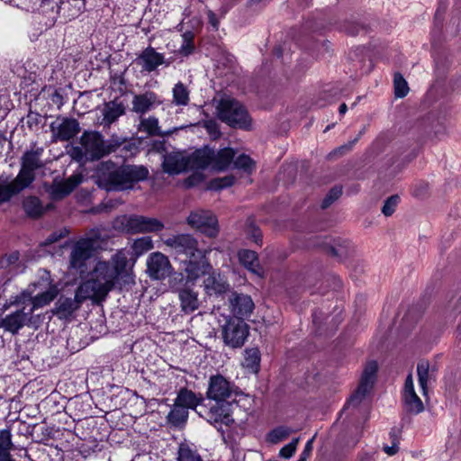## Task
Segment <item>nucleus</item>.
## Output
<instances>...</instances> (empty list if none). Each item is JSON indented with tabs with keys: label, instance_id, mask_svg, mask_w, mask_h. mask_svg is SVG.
I'll return each instance as SVG.
<instances>
[{
	"label": "nucleus",
	"instance_id": "1",
	"mask_svg": "<svg viewBox=\"0 0 461 461\" xmlns=\"http://www.w3.org/2000/svg\"><path fill=\"white\" fill-rule=\"evenodd\" d=\"M128 256L125 249H119L111 257L110 261L98 260L90 272V278L79 285L82 297H91L95 303L104 302L114 288L119 277L126 276L129 283L134 280L127 272Z\"/></svg>",
	"mask_w": 461,
	"mask_h": 461
},
{
	"label": "nucleus",
	"instance_id": "2",
	"mask_svg": "<svg viewBox=\"0 0 461 461\" xmlns=\"http://www.w3.org/2000/svg\"><path fill=\"white\" fill-rule=\"evenodd\" d=\"M80 146L73 147L71 156L77 161L86 158L90 161L99 160L112 153L116 152L121 147L125 150H131V144L126 139L117 135H112L104 140L102 133L96 131H85L79 138Z\"/></svg>",
	"mask_w": 461,
	"mask_h": 461
},
{
	"label": "nucleus",
	"instance_id": "3",
	"mask_svg": "<svg viewBox=\"0 0 461 461\" xmlns=\"http://www.w3.org/2000/svg\"><path fill=\"white\" fill-rule=\"evenodd\" d=\"M148 176L149 170L144 166L122 165L100 176V185L107 191H125Z\"/></svg>",
	"mask_w": 461,
	"mask_h": 461
},
{
	"label": "nucleus",
	"instance_id": "4",
	"mask_svg": "<svg viewBox=\"0 0 461 461\" xmlns=\"http://www.w3.org/2000/svg\"><path fill=\"white\" fill-rule=\"evenodd\" d=\"M216 114L223 122L232 128L249 130L251 119L244 105L235 98L223 96L217 101Z\"/></svg>",
	"mask_w": 461,
	"mask_h": 461
},
{
	"label": "nucleus",
	"instance_id": "5",
	"mask_svg": "<svg viewBox=\"0 0 461 461\" xmlns=\"http://www.w3.org/2000/svg\"><path fill=\"white\" fill-rule=\"evenodd\" d=\"M113 228L127 234L159 232L164 230V223L153 217L137 214H123L113 221Z\"/></svg>",
	"mask_w": 461,
	"mask_h": 461
},
{
	"label": "nucleus",
	"instance_id": "6",
	"mask_svg": "<svg viewBox=\"0 0 461 461\" xmlns=\"http://www.w3.org/2000/svg\"><path fill=\"white\" fill-rule=\"evenodd\" d=\"M92 233L93 236L77 240L70 253V267L76 269L81 275L86 271V261L92 257L97 240H103L101 231L99 232L98 230H93Z\"/></svg>",
	"mask_w": 461,
	"mask_h": 461
},
{
	"label": "nucleus",
	"instance_id": "7",
	"mask_svg": "<svg viewBox=\"0 0 461 461\" xmlns=\"http://www.w3.org/2000/svg\"><path fill=\"white\" fill-rule=\"evenodd\" d=\"M183 273H176L169 280V287L173 293L177 294L180 302L181 312L191 314L200 307L198 292L193 289L192 285L182 283Z\"/></svg>",
	"mask_w": 461,
	"mask_h": 461
},
{
	"label": "nucleus",
	"instance_id": "8",
	"mask_svg": "<svg viewBox=\"0 0 461 461\" xmlns=\"http://www.w3.org/2000/svg\"><path fill=\"white\" fill-rule=\"evenodd\" d=\"M378 371L377 362L368 361L362 372L359 384L354 393L350 396L345 408L357 407L372 390Z\"/></svg>",
	"mask_w": 461,
	"mask_h": 461
},
{
	"label": "nucleus",
	"instance_id": "9",
	"mask_svg": "<svg viewBox=\"0 0 461 461\" xmlns=\"http://www.w3.org/2000/svg\"><path fill=\"white\" fill-rule=\"evenodd\" d=\"M36 147V143H32V149L26 150L21 158V168L17 175L19 180H23L30 186L35 180V170L41 168L44 164L41 159L43 153V148Z\"/></svg>",
	"mask_w": 461,
	"mask_h": 461
},
{
	"label": "nucleus",
	"instance_id": "10",
	"mask_svg": "<svg viewBox=\"0 0 461 461\" xmlns=\"http://www.w3.org/2000/svg\"><path fill=\"white\" fill-rule=\"evenodd\" d=\"M249 325L240 319H230L222 327L223 341L232 348L242 347L249 336Z\"/></svg>",
	"mask_w": 461,
	"mask_h": 461
},
{
	"label": "nucleus",
	"instance_id": "11",
	"mask_svg": "<svg viewBox=\"0 0 461 461\" xmlns=\"http://www.w3.org/2000/svg\"><path fill=\"white\" fill-rule=\"evenodd\" d=\"M164 244L174 249L177 254H185L188 258L192 257H203V251L198 247V240L191 234H177L167 238Z\"/></svg>",
	"mask_w": 461,
	"mask_h": 461
},
{
	"label": "nucleus",
	"instance_id": "12",
	"mask_svg": "<svg viewBox=\"0 0 461 461\" xmlns=\"http://www.w3.org/2000/svg\"><path fill=\"white\" fill-rule=\"evenodd\" d=\"M187 223L210 238L219 234V225L216 216L210 211L196 210L187 217Z\"/></svg>",
	"mask_w": 461,
	"mask_h": 461
},
{
	"label": "nucleus",
	"instance_id": "13",
	"mask_svg": "<svg viewBox=\"0 0 461 461\" xmlns=\"http://www.w3.org/2000/svg\"><path fill=\"white\" fill-rule=\"evenodd\" d=\"M207 250L203 251V257H192L184 261V270L182 283L194 285L196 281L203 276L209 274L212 267L207 259Z\"/></svg>",
	"mask_w": 461,
	"mask_h": 461
},
{
	"label": "nucleus",
	"instance_id": "14",
	"mask_svg": "<svg viewBox=\"0 0 461 461\" xmlns=\"http://www.w3.org/2000/svg\"><path fill=\"white\" fill-rule=\"evenodd\" d=\"M230 407L231 404L228 402H215L209 408H205L203 412L201 411L200 415L215 428L221 429L222 425L230 426L234 423Z\"/></svg>",
	"mask_w": 461,
	"mask_h": 461
},
{
	"label": "nucleus",
	"instance_id": "15",
	"mask_svg": "<svg viewBox=\"0 0 461 461\" xmlns=\"http://www.w3.org/2000/svg\"><path fill=\"white\" fill-rule=\"evenodd\" d=\"M174 268L169 258L161 252L151 253L147 259L146 273L153 280H164L169 276Z\"/></svg>",
	"mask_w": 461,
	"mask_h": 461
},
{
	"label": "nucleus",
	"instance_id": "16",
	"mask_svg": "<svg viewBox=\"0 0 461 461\" xmlns=\"http://www.w3.org/2000/svg\"><path fill=\"white\" fill-rule=\"evenodd\" d=\"M236 386L222 375H212L209 379L206 396L214 402H227L235 393Z\"/></svg>",
	"mask_w": 461,
	"mask_h": 461
},
{
	"label": "nucleus",
	"instance_id": "17",
	"mask_svg": "<svg viewBox=\"0 0 461 461\" xmlns=\"http://www.w3.org/2000/svg\"><path fill=\"white\" fill-rule=\"evenodd\" d=\"M54 140L68 141L73 139L79 131L77 120L68 117H58L50 125Z\"/></svg>",
	"mask_w": 461,
	"mask_h": 461
},
{
	"label": "nucleus",
	"instance_id": "18",
	"mask_svg": "<svg viewBox=\"0 0 461 461\" xmlns=\"http://www.w3.org/2000/svg\"><path fill=\"white\" fill-rule=\"evenodd\" d=\"M82 294H79V286L76 290L74 298L61 295L56 302L52 313L59 319L69 318L81 307L83 302L88 299L91 300V297H82Z\"/></svg>",
	"mask_w": 461,
	"mask_h": 461
},
{
	"label": "nucleus",
	"instance_id": "19",
	"mask_svg": "<svg viewBox=\"0 0 461 461\" xmlns=\"http://www.w3.org/2000/svg\"><path fill=\"white\" fill-rule=\"evenodd\" d=\"M402 402L404 409L410 413L419 414L424 411L423 402L414 390V384L411 374H409L405 379L402 393Z\"/></svg>",
	"mask_w": 461,
	"mask_h": 461
},
{
	"label": "nucleus",
	"instance_id": "20",
	"mask_svg": "<svg viewBox=\"0 0 461 461\" xmlns=\"http://www.w3.org/2000/svg\"><path fill=\"white\" fill-rule=\"evenodd\" d=\"M438 366L427 359H420L417 364V375L419 384L424 396L428 395L429 387L436 382Z\"/></svg>",
	"mask_w": 461,
	"mask_h": 461
},
{
	"label": "nucleus",
	"instance_id": "21",
	"mask_svg": "<svg viewBox=\"0 0 461 461\" xmlns=\"http://www.w3.org/2000/svg\"><path fill=\"white\" fill-rule=\"evenodd\" d=\"M162 104L158 95L152 91H146L142 94H136L131 101V112L142 117L156 106Z\"/></svg>",
	"mask_w": 461,
	"mask_h": 461
},
{
	"label": "nucleus",
	"instance_id": "22",
	"mask_svg": "<svg viewBox=\"0 0 461 461\" xmlns=\"http://www.w3.org/2000/svg\"><path fill=\"white\" fill-rule=\"evenodd\" d=\"M32 318V312H25V307L21 308L14 312L6 315L1 320L0 324L5 330L12 334H17L19 330L31 322Z\"/></svg>",
	"mask_w": 461,
	"mask_h": 461
},
{
	"label": "nucleus",
	"instance_id": "23",
	"mask_svg": "<svg viewBox=\"0 0 461 461\" xmlns=\"http://www.w3.org/2000/svg\"><path fill=\"white\" fill-rule=\"evenodd\" d=\"M164 172L168 175H178L189 169L188 156L180 151H172L164 155L162 163Z\"/></svg>",
	"mask_w": 461,
	"mask_h": 461
},
{
	"label": "nucleus",
	"instance_id": "24",
	"mask_svg": "<svg viewBox=\"0 0 461 461\" xmlns=\"http://www.w3.org/2000/svg\"><path fill=\"white\" fill-rule=\"evenodd\" d=\"M229 303L235 319L242 320L243 317L249 316L254 309V303L250 296L237 292L231 293Z\"/></svg>",
	"mask_w": 461,
	"mask_h": 461
},
{
	"label": "nucleus",
	"instance_id": "25",
	"mask_svg": "<svg viewBox=\"0 0 461 461\" xmlns=\"http://www.w3.org/2000/svg\"><path fill=\"white\" fill-rule=\"evenodd\" d=\"M45 283L46 291L39 293L33 296L32 306L30 307V312L33 313L36 309L44 307L50 304L59 294V288L57 285L52 283L49 273L46 275V278L43 279Z\"/></svg>",
	"mask_w": 461,
	"mask_h": 461
},
{
	"label": "nucleus",
	"instance_id": "26",
	"mask_svg": "<svg viewBox=\"0 0 461 461\" xmlns=\"http://www.w3.org/2000/svg\"><path fill=\"white\" fill-rule=\"evenodd\" d=\"M137 60L141 65L142 70L147 72L154 71L160 65L169 66L170 64V61L165 60L163 54L157 52L152 47L146 48Z\"/></svg>",
	"mask_w": 461,
	"mask_h": 461
},
{
	"label": "nucleus",
	"instance_id": "27",
	"mask_svg": "<svg viewBox=\"0 0 461 461\" xmlns=\"http://www.w3.org/2000/svg\"><path fill=\"white\" fill-rule=\"evenodd\" d=\"M203 280V287L207 294L220 295L230 290V285L226 278L220 273L211 270Z\"/></svg>",
	"mask_w": 461,
	"mask_h": 461
},
{
	"label": "nucleus",
	"instance_id": "28",
	"mask_svg": "<svg viewBox=\"0 0 461 461\" xmlns=\"http://www.w3.org/2000/svg\"><path fill=\"white\" fill-rule=\"evenodd\" d=\"M103 120L101 124L104 127H110L118 118L125 113V106L117 100L105 103L102 110Z\"/></svg>",
	"mask_w": 461,
	"mask_h": 461
},
{
	"label": "nucleus",
	"instance_id": "29",
	"mask_svg": "<svg viewBox=\"0 0 461 461\" xmlns=\"http://www.w3.org/2000/svg\"><path fill=\"white\" fill-rule=\"evenodd\" d=\"M213 149L205 147L195 150L191 156H188L189 169H204L207 167H212Z\"/></svg>",
	"mask_w": 461,
	"mask_h": 461
},
{
	"label": "nucleus",
	"instance_id": "30",
	"mask_svg": "<svg viewBox=\"0 0 461 461\" xmlns=\"http://www.w3.org/2000/svg\"><path fill=\"white\" fill-rule=\"evenodd\" d=\"M235 150L231 148H223L218 151L213 150L212 169L217 172L227 170L235 157Z\"/></svg>",
	"mask_w": 461,
	"mask_h": 461
},
{
	"label": "nucleus",
	"instance_id": "31",
	"mask_svg": "<svg viewBox=\"0 0 461 461\" xmlns=\"http://www.w3.org/2000/svg\"><path fill=\"white\" fill-rule=\"evenodd\" d=\"M139 131L145 132L148 136H167L178 128H174L172 131H162L159 125L158 120L155 116H149L147 118L140 117V123L138 126Z\"/></svg>",
	"mask_w": 461,
	"mask_h": 461
},
{
	"label": "nucleus",
	"instance_id": "32",
	"mask_svg": "<svg viewBox=\"0 0 461 461\" xmlns=\"http://www.w3.org/2000/svg\"><path fill=\"white\" fill-rule=\"evenodd\" d=\"M80 180L69 177L63 182H54L49 189L54 200H60L68 195L79 184Z\"/></svg>",
	"mask_w": 461,
	"mask_h": 461
},
{
	"label": "nucleus",
	"instance_id": "33",
	"mask_svg": "<svg viewBox=\"0 0 461 461\" xmlns=\"http://www.w3.org/2000/svg\"><path fill=\"white\" fill-rule=\"evenodd\" d=\"M29 187L19 176L6 184L0 183V204L6 203L11 198Z\"/></svg>",
	"mask_w": 461,
	"mask_h": 461
},
{
	"label": "nucleus",
	"instance_id": "34",
	"mask_svg": "<svg viewBox=\"0 0 461 461\" xmlns=\"http://www.w3.org/2000/svg\"><path fill=\"white\" fill-rule=\"evenodd\" d=\"M203 402L201 394H196L187 388H181L174 401L178 406L188 409H195Z\"/></svg>",
	"mask_w": 461,
	"mask_h": 461
},
{
	"label": "nucleus",
	"instance_id": "35",
	"mask_svg": "<svg viewBox=\"0 0 461 461\" xmlns=\"http://www.w3.org/2000/svg\"><path fill=\"white\" fill-rule=\"evenodd\" d=\"M167 422L175 429H183L188 419V411L182 406L173 403L170 411L167 415Z\"/></svg>",
	"mask_w": 461,
	"mask_h": 461
},
{
	"label": "nucleus",
	"instance_id": "36",
	"mask_svg": "<svg viewBox=\"0 0 461 461\" xmlns=\"http://www.w3.org/2000/svg\"><path fill=\"white\" fill-rule=\"evenodd\" d=\"M240 263L249 271L260 275V266L258 254L249 249H240L238 252Z\"/></svg>",
	"mask_w": 461,
	"mask_h": 461
},
{
	"label": "nucleus",
	"instance_id": "37",
	"mask_svg": "<svg viewBox=\"0 0 461 461\" xmlns=\"http://www.w3.org/2000/svg\"><path fill=\"white\" fill-rule=\"evenodd\" d=\"M176 461H203L195 446L187 440L178 445Z\"/></svg>",
	"mask_w": 461,
	"mask_h": 461
},
{
	"label": "nucleus",
	"instance_id": "38",
	"mask_svg": "<svg viewBox=\"0 0 461 461\" xmlns=\"http://www.w3.org/2000/svg\"><path fill=\"white\" fill-rule=\"evenodd\" d=\"M261 355L258 348H246L242 366L252 373H258L260 368Z\"/></svg>",
	"mask_w": 461,
	"mask_h": 461
},
{
	"label": "nucleus",
	"instance_id": "39",
	"mask_svg": "<svg viewBox=\"0 0 461 461\" xmlns=\"http://www.w3.org/2000/svg\"><path fill=\"white\" fill-rule=\"evenodd\" d=\"M153 240L151 237L149 236H143L140 238H138L133 240L132 244L131 245V249L132 250V256L135 258H138L139 257L142 256L143 254L147 253L148 251L151 250L153 249Z\"/></svg>",
	"mask_w": 461,
	"mask_h": 461
},
{
	"label": "nucleus",
	"instance_id": "40",
	"mask_svg": "<svg viewBox=\"0 0 461 461\" xmlns=\"http://www.w3.org/2000/svg\"><path fill=\"white\" fill-rule=\"evenodd\" d=\"M23 207L29 217L38 218L43 212L40 199L36 196H28L23 202Z\"/></svg>",
	"mask_w": 461,
	"mask_h": 461
},
{
	"label": "nucleus",
	"instance_id": "41",
	"mask_svg": "<svg viewBox=\"0 0 461 461\" xmlns=\"http://www.w3.org/2000/svg\"><path fill=\"white\" fill-rule=\"evenodd\" d=\"M172 93L173 104H175L177 106H185L188 104L190 101V93L186 86H185L182 82H178L175 85Z\"/></svg>",
	"mask_w": 461,
	"mask_h": 461
},
{
	"label": "nucleus",
	"instance_id": "42",
	"mask_svg": "<svg viewBox=\"0 0 461 461\" xmlns=\"http://www.w3.org/2000/svg\"><path fill=\"white\" fill-rule=\"evenodd\" d=\"M292 432L293 430L288 427L280 426L272 429L267 435V440L271 444H277L285 439Z\"/></svg>",
	"mask_w": 461,
	"mask_h": 461
},
{
	"label": "nucleus",
	"instance_id": "43",
	"mask_svg": "<svg viewBox=\"0 0 461 461\" xmlns=\"http://www.w3.org/2000/svg\"><path fill=\"white\" fill-rule=\"evenodd\" d=\"M234 167L237 169H241L247 173H251L256 167V162L246 154H241L238 156L232 161Z\"/></svg>",
	"mask_w": 461,
	"mask_h": 461
},
{
	"label": "nucleus",
	"instance_id": "44",
	"mask_svg": "<svg viewBox=\"0 0 461 461\" xmlns=\"http://www.w3.org/2000/svg\"><path fill=\"white\" fill-rule=\"evenodd\" d=\"M394 95L402 98L409 93V86L401 73H395L393 78Z\"/></svg>",
	"mask_w": 461,
	"mask_h": 461
},
{
	"label": "nucleus",
	"instance_id": "45",
	"mask_svg": "<svg viewBox=\"0 0 461 461\" xmlns=\"http://www.w3.org/2000/svg\"><path fill=\"white\" fill-rule=\"evenodd\" d=\"M235 183V177L232 175H228L222 177H217L210 182V188L212 190H221L230 187Z\"/></svg>",
	"mask_w": 461,
	"mask_h": 461
},
{
	"label": "nucleus",
	"instance_id": "46",
	"mask_svg": "<svg viewBox=\"0 0 461 461\" xmlns=\"http://www.w3.org/2000/svg\"><path fill=\"white\" fill-rule=\"evenodd\" d=\"M32 292L29 289L23 291L20 294L16 295L13 301L10 302L11 305L21 306V308L32 306Z\"/></svg>",
	"mask_w": 461,
	"mask_h": 461
},
{
	"label": "nucleus",
	"instance_id": "47",
	"mask_svg": "<svg viewBox=\"0 0 461 461\" xmlns=\"http://www.w3.org/2000/svg\"><path fill=\"white\" fill-rule=\"evenodd\" d=\"M247 235L258 245H262V232L260 229L256 226L251 221H248L247 222Z\"/></svg>",
	"mask_w": 461,
	"mask_h": 461
},
{
	"label": "nucleus",
	"instance_id": "48",
	"mask_svg": "<svg viewBox=\"0 0 461 461\" xmlns=\"http://www.w3.org/2000/svg\"><path fill=\"white\" fill-rule=\"evenodd\" d=\"M342 194V187L341 186H334L332 187L326 197L323 199L321 203V208H328L332 203H334L337 199L340 197Z\"/></svg>",
	"mask_w": 461,
	"mask_h": 461
},
{
	"label": "nucleus",
	"instance_id": "49",
	"mask_svg": "<svg viewBox=\"0 0 461 461\" xmlns=\"http://www.w3.org/2000/svg\"><path fill=\"white\" fill-rule=\"evenodd\" d=\"M400 201V197L397 194L391 195L388 197L384 203V206L382 207V212L385 216H391L394 211L395 208Z\"/></svg>",
	"mask_w": 461,
	"mask_h": 461
},
{
	"label": "nucleus",
	"instance_id": "50",
	"mask_svg": "<svg viewBox=\"0 0 461 461\" xmlns=\"http://www.w3.org/2000/svg\"><path fill=\"white\" fill-rule=\"evenodd\" d=\"M298 442L299 438L293 439L280 449L279 456L284 458H290L294 454Z\"/></svg>",
	"mask_w": 461,
	"mask_h": 461
},
{
	"label": "nucleus",
	"instance_id": "51",
	"mask_svg": "<svg viewBox=\"0 0 461 461\" xmlns=\"http://www.w3.org/2000/svg\"><path fill=\"white\" fill-rule=\"evenodd\" d=\"M328 253L340 259L347 258L349 254L347 246L344 245H339L338 247L331 246L328 249Z\"/></svg>",
	"mask_w": 461,
	"mask_h": 461
},
{
	"label": "nucleus",
	"instance_id": "52",
	"mask_svg": "<svg viewBox=\"0 0 461 461\" xmlns=\"http://www.w3.org/2000/svg\"><path fill=\"white\" fill-rule=\"evenodd\" d=\"M10 429H3L0 431V449L8 450L12 447Z\"/></svg>",
	"mask_w": 461,
	"mask_h": 461
},
{
	"label": "nucleus",
	"instance_id": "53",
	"mask_svg": "<svg viewBox=\"0 0 461 461\" xmlns=\"http://www.w3.org/2000/svg\"><path fill=\"white\" fill-rule=\"evenodd\" d=\"M194 49V45L192 38L188 37L186 34H184V42L179 49V53L183 56L190 55Z\"/></svg>",
	"mask_w": 461,
	"mask_h": 461
},
{
	"label": "nucleus",
	"instance_id": "54",
	"mask_svg": "<svg viewBox=\"0 0 461 461\" xmlns=\"http://www.w3.org/2000/svg\"><path fill=\"white\" fill-rule=\"evenodd\" d=\"M41 116L38 113L30 111L26 117V123L30 130L37 128L41 122Z\"/></svg>",
	"mask_w": 461,
	"mask_h": 461
},
{
	"label": "nucleus",
	"instance_id": "55",
	"mask_svg": "<svg viewBox=\"0 0 461 461\" xmlns=\"http://www.w3.org/2000/svg\"><path fill=\"white\" fill-rule=\"evenodd\" d=\"M363 29V26L355 22H346L343 25L342 30L348 34L356 35Z\"/></svg>",
	"mask_w": 461,
	"mask_h": 461
},
{
	"label": "nucleus",
	"instance_id": "56",
	"mask_svg": "<svg viewBox=\"0 0 461 461\" xmlns=\"http://www.w3.org/2000/svg\"><path fill=\"white\" fill-rule=\"evenodd\" d=\"M361 134H362V132H360L358 137H357L354 140H352L348 144L339 147L338 149H334L333 152H331L330 154V156H333V155L335 156L338 154L342 155L344 152L350 150L351 148L353 147V145L358 140V138L360 137Z\"/></svg>",
	"mask_w": 461,
	"mask_h": 461
},
{
	"label": "nucleus",
	"instance_id": "57",
	"mask_svg": "<svg viewBox=\"0 0 461 461\" xmlns=\"http://www.w3.org/2000/svg\"><path fill=\"white\" fill-rule=\"evenodd\" d=\"M205 127L208 132L214 138H218L220 136V131L218 129L217 123L212 121H209L205 122Z\"/></svg>",
	"mask_w": 461,
	"mask_h": 461
},
{
	"label": "nucleus",
	"instance_id": "58",
	"mask_svg": "<svg viewBox=\"0 0 461 461\" xmlns=\"http://www.w3.org/2000/svg\"><path fill=\"white\" fill-rule=\"evenodd\" d=\"M50 100L58 106L63 104V96L58 90H53V92L50 95Z\"/></svg>",
	"mask_w": 461,
	"mask_h": 461
},
{
	"label": "nucleus",
	"instance_id": "59",
	"mask_svg": "<svg viewBox=\"0 0 461 461\" xmlns=\"http://www.w3.org/2000/svg\"><path fill=\"white\" fill-rule=\"evenodd\" d=\"M312 442H313V438L310 439L306 445H305V447H304V450L303 452L302 453L301 455V457L299 460H303V461H306V458L310 456V453L312 452Z\"/></svg>",
	"mask_w": 461,
	"mask_h": 461
},
{
	"label": "nucleus",
	"instance_id": "60",
	"mask_svg": "<svg viewBox=\"0 0 461 461\" xmlns=\"http://www.w3.org/2000/svg\"><path fill=\"white\" fill-rule=\"evenodd\" d=\"M207 17L209 23L215 29L218 30L219 27V21L217 19L216 14L212 11H208Z\"/></svg>",
	"mask_w": 461,
	"mask_h": 461
},
{
	"label": "nucleus",
	"instance_id": "61",
	"mask_svg": "<svg viewBox=\"0 0 461 461\" xmlns=\"http://www.w3.org/2000/svg\"><path fill=\"white\" fill-rule=\"evenodd\" d=\"M399 450V447L396 443H392V446H384V451L389 455V456H393L395 455Z\"/></svg>",
	"mask_w": 461,
	"mask_h": 461
},
{
	"label": "nucleus",
	"instance_id": "62",
	"mask_svg": "<svg viewBox=\"0 0 461 461\" xmlns=\"http://www.w3.org/2000/svg\"><path fill=\"white\" fill-rule=\"evenodd\" d=\"M63 237L62 234H58L57 232H53L51 233L45 240L44 244L45 245H49V244H52L56 241H58L59 239H61Z\"/></svg>",
	"mask_w": 461,
	"mask_h": 461
},
{
	"label": "nucleus",
	"instance_id": "63",
	"mask_svg": "<svg viewBox=\"0 0 461 461\" xmlns=\"http://www.w3.org/2000/svg\"><path fill=\"white\" fill-rule=\"evenodd\" d=\"M401 430L398 429H392L390 431V438L392 439V443H396L399 445V438H400Z\"/></svg>",
	"mask_w": 461,
	"mask_h": 461
},
{
	"label": "nucleus",
	"instance_id": "64",
	"mask_svg": "<svg viewBox=\"0 0 461 461\" xmlns=\"http://www.w3.org/2000/svg\"><path fill=\"white\" fill-rule=\"evenodd\" d=\"M18 258H19V255L17 252L12 254L8 259H5V258H0V267H4V264L5 261H7L8 263H14V262L17 261Z\"/></svg>",
	"mask_w": 461,
	"mask_h": 461
}]
</instances>
